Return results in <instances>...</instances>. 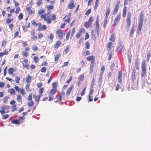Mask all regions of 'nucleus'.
<instances>
[{
  "mask_svg": "<svg viewBox=\"0 0 151 151\" xmlns=\"http://www.w3.org/2000/svg\"><path fill=\"white\" fill-rule=\"evenodd\" d=\"M95 85V80L93 78L91 83V88H93L94 86Z\"/></svg>",
  "mask_w": 151,
  "mask_h": 151,
  "instance_id": "obj_32",
  "label": "nucleus"
},
{
  "mask_svg": "<svg viewBox=\"0 0 151 151\" xmlns=\"http://www.w3.org/2000/svg\"><path fill=\"white\" fill-rule=\"evenodd\" d=\"M9 98V96L5 97L3 99V101L4 103H6L8 99Z\"/></svg>",
  "mask_w": 151,
  "mask_h": 151,
  "instance_id": "obj_35",
  "label": "nucleus"
},
{
  "mask_svg": "<svg viewBox=\"0 0 151 151\" xmlns=\"http://www.w3.org/2000/svg\"><path fill=\"white\" fill-rule=\"evenodd\" d=\"M56 89H52L50 92V93L51 95H54L56 93Z\"/></svg>",
  "mask_w": 151,
  "mask_h": 151,
  "instance_id": "obj_24",
  "label": "nucleus"
},
{
  "mask_svg": "<svg viewBox=\"0 0 151 151\" xmlns=\"http://www.w3.org/2000/svg\"><path fill=\"white\" fill-rule=\"evenodd\" d=\"M146 74V71H142L141 73L142 77H143Z\"/></svg>",
  "mask_w": 151,
  "mask_h": 151,
  "instance_id": "obj_50",
  "label": "nucleus"
},
{
  "mask_svg": "<svg viewBox=\"0 0 151 151\" xmlns=\"http://www.w3.org/2000/svg\"><path fill=\"white\" fill-rule=\"evenodd\" d=\"M135 68L136 69H139V62L138 61V60H137L135 62Z\"/></svg>",
  "mask_w": 151,
  "mask_h": 151,
  "instance_id": "obj_13",
  "label": "nucleus"
},
{
  "mask_svg": "<svg viewBox=\"0 0 151 151\" xmlns=\"http://www.w3.org/2000/svg\"><path fill=\"white\" fill-rule=\"evenodd\" d=\"M81 33H80V32H78L76 35V37L78 39V38H79L81 36Z\"/></svg>",
  "mask_w": 151,
  "mask_h": 151,
  "instance_id": "obj_58",
  "label": "nucleus"
},
{
  "mask_svg": "<svg viewBox=\"0 0 151 151\" xmlns=\"http://www.w3.org/2000/svg\"><path fill=\"white\" fill-rule=\"evenodd\" d=\"M31 77L30 76H29L26 79V81L27 83H29L31 82Z\"/></svg>",
  "mask_w": 151,
  "mask_h": 151,
  "instance_id": "obj_23",
  "label": "nucleus"
},
{
  "mask_svg": "<svg viewBox=\"0 0 151 151\" xmlns=\"http://www.w3.org/2000/svg\"><path fill=\"white\" fill-rule=\"evenodd\" d=\"M63 37V34H60L59 35H58L57 36V37L58 38H60L61 39H62Z\"/></svg>",
  "mask_w": 151,
  "mask_h": 151,
  "instance_id": "obj_62",
  "label": "nucleus"
},
{
  "mask_svg": "<svg viewBox=\"0 0 151 151\" xmlns=\"http://www.w3.org/2000/svg\"><path fill=\"white\" fill-rule=\"evenodd\" d=\"M17 101L19 102H21L22 99L21 98V96L20 95H19L17 96Z\"/></svg>",
  "mask_w": 151,
  "mask_h": 151,
  "instance_id": "obj_31",
  "label": "nucleus"
},
{
  "mask_svg": "<svg viewBox=\"0 0 151 151\" xmlns=\"http://www.w3.org/2000/svg\"><path fill=\"white\" fill-rule=\"evenodd\" d=\"M93 88H91V90L89 92V95L91 96L93 94Z\"/></svg>",
  "mask_w": 151,
  "mask_h": 151,
  "instance_id": "obj_52",
  "label": "nucleus"
},
{
  "mask_svg": "<svg viewBox=\"0 0 151 151\" xmlns=\"http://www.w3.org/2000/svg\"><path fill=\"white\" fill-rule=\"evenodd\" d=\"M94 63H93V60L91 61L90 65V73H92L94 66Z\"/></svg>",
  "mask_w": 151,
  "mask_h": 151,
  "instance_id": "obj_8",
  "label": "nucleus"
},
{
  "mask_svg": "<svg viewBox=\"0 0 151 151\" xmlns=\"http://www.w3.org/2000/svg\"><path fill=\"white\" fill-rule=\"evenodd\" d=\"M60 56V54H58L55 57V61H57L58 59H59V57Z\"/></svg>",
  "mask_w": 151,
  "mask_h": 151,
  "instance_id": "obj_45",
  "label": "nucleus"
},
{
  "mask_svg": "<svg viewBox=\"0 0 151 151\" xmlns=\"http://www.w3.org/2000/svg\"><path fill=\"white\" fill-rule=\"evenodd\" d=\"M13 20V19L11 20L9 18L8 19L6 20V22L7 24H9V23L11 22Z\"/></svg>",
  "mask_w": 151,
  "mask_h": 151,
  "instance_id": "obj_41",
  "label": "nucleus"
},
{
  "mask_svg": "<svg viewBox=\"0 0 151 151\" xmlns=\"http://www.w3.org/2000/svg\"><path fill=\"white\" fill-rule=\"evenodd\" d=\"M92 38L93 39L96 38V36L93 30L91 31Z\"/></svg>",
  "mask_w": 151,
  "mask_h": 151,
  "instance_id": "obj_28",
  "label": "nucleus"
},
{
  "mask_svg": "<svg viewBox=\"0 0 151 151\" xmlns=\"http://www.w3.org/2000/svg\"><path fill=\"white\" fill-rule=\"evenodd\" d=\"M121 17V14H118L116 16L114 21V23L113 25L114 26H115L119 22Z\"/></svg>",
  "mask_w": 151,
  "mask_h": 151,
  "instance_id": "obj_2",
  "label": "nucleus"
},
{
  "mask_svg": "<svg viewBox=\"0 0 151 151\" xmlns=\"http://www.w3.org/2000/svg\"><path fill=\"white\" fill-rule=\"evenodd\" d=\"M143 22V13L141 12L139 17V21L138 24L142 25Z\"/></svg>",
  "mask_w": 151,
  "mask_h": 151,
  "instance_id": "obj_3",
  "label": "nucleus"
},
{
  "mask_svg": "<svg viewBox=\"0 0 151 151\" xmlns=\"http://www.w3.org/2000/svg\"><path fill=\"white\" fill-rule=\"evenodd\" d=\"M86 59L88 61H90L91 60V61H93V63H94L95 58L93 55H91L87 57Z\"/></svg>",
  "mask_w": 151,
  "mask_h": 151,
  "instance_id": "obj_10",
  "label": "nucleus"
},
{
  "mask_svg": "<svg viewBox=\"0 0 151 151\" xmlns=\"http://www.w3.org/2000/svg\"><path fill=\"white\" fill-rule=\"evenodd\" d=\"M31 35H32V37H31V40H36L37 39V37L36 36H35L34 35V32H33V33H32Z\"/></svg>",
  "mask_w": 151,
  "mask_h": 151,
  "instance_id": "obj_21",
  "label": "nucleus"
},
{
  "mask_svg": "<svg viewBox=\"0 0 151 151\" xmlns=\"http://www.w3.org/2000/svg\"><path fill=\"white\" fill-rule=\"evenodd\" d=\"M38 49V48L37 47L36 45H35L34 46H33L32 47V50L34 51H36V50H37Z\"/></svg>",
  "mask_w": 151,
  "mask_h": 151,
  "instance_id": "obj_51",
  "label": "nucleus"
},
{
  "mask_svg": "<svg viewBox=\"0 0 151 151\" xmlns=\"http://www.w3.org/2000/svg\"><path fill=\"white\" fill-rule=\"evenodd\" d=\"M20 93L23 95H24V90L23 88H21L20 90L19 91Z\"/></svg>",
  "mask_w": 151,
  "mask_h": 151,
  "instance_id": "obj_44",
  "label": "nucleus"
},
{
  "mask_svg": "<svg viewBox=\"0 0 151 151\" xmlns=\"http://www.w3.org/2000/svg\"><path fill=\"white\" fill-rule=\"evenodd\" d=\"M93 18L92 17H90L88 20V22H89L90 24H91V22H93Z\"/></svg>",
  "mask_w": 151,
  "mask_h": 151,
  "instance_id": "obj_47",
  "label": "nucleus"
},
{
  "mask_svg": "<svg viewBox=\"0 0 151 151\" xmlns=\"http://www.w3.org/2000/svg\"><path fill=\"white\" fill-rule=\"evenodd\" d=\"M14 71V69L12 68H10L8 69V72L9 74H12Z\"/></svg>",
  "mask_w": 151,
  "mask_h": 151,
  "instance_id": "obj_19",
  "label": "nucleus"
},
{
  "mask_svg": "<svg viewBox=\"0 0 151 151\" xmlns=\"http://www.w3.org/2000/svg\"><path fill=\"white\" fill-rule=\"evenodd\" d=\"M74 87V86L73 85H72L70 88H69L67 91L66 93V94L67 95V96H69L70 94V93L72 90V89Z\"/></svg>",
  "mask_w": 151,
  "mask_h": 151,
  "instance_id": "obj_9",
  "label": "nucleus"
},
{
  "mask_svg": "<svg viewBox=\"0 0 151 151\" xmlns=\"http://www.w3.org/2000/svg\"><path fill=\"white\" fill-rule=\"evenodd\" d=\"M127 8L124 6L123 9V17H125L126 15Z\"/></svg>",
  "mask_w": 151,
  "mask_h": 151,
  "instance_id": "obj_14",
  "label": "nucleus"
},
{
  "mask_svg": "<svg viewBox=\"0 0 151 151\" xmlns=\"http://www.w3.org/2000/svg\"><path fill=\"white\" fill-rule=\"evenodd\" d=\"M75 32V29L74 28H73L72 30L71 34V36H70V38H72Z\"/></svg>",
  "mask_w": 151,
  "mask_h": 151,
  "instance_id": "obj_37",
  "label": "nucleus"
},
{
  "mask_svg": "<svg viewBox=\"0 0 151 151\" xmlns=\"http://www.w3.org/2000/svg\"><path fill=\"white\" fill-rule=\"evenodd\" d=\"M115 39V35L114 33H112L110 36L109 40L112 42H114Z\"/></svg>",
  "mask_w": 151,
  "mask_h": 151,
  "instance_id": "obj_7",
  "label": "nucleus"
},
{
  "mask_svg": "<svg viewBox=\"0 0 151 151\" xmlns=\"http://www.w3.org/2000/svg\"><path fill=\"white\" fill-rule=\"evenodd\" d=\"M131 14L129 12L127 14V26L129 28L130 27L131 25Z\"/></svg>",
  "mask_w": 151,
  "mask_h": 151,
  "instance_id": "obj_1",
  "label": "nucleus"
},
{
  "mask_svg": "<svg viewBox=\"0 0 151 151\" xmlns=\"http://www.w3.org/2000/svg\"><path fill=\"white\" fill-rule=\"evenodd\" d=\"M134 26H133L131 30H130V36L131 37V36L134 33Z\"/></svg>",
  "mask_w": 151,
  "mask_h": 151,
  "instance_id": "obj_26",
  "label": "nucleus"
},
{
  "mask_svg": "<svg viewBox=\"0 0 151 151\" xmlns=\"http://www.w3.org/2000/svg\"><path fill=\"white\" fill-rule=\"evenodd\" d=\"M51 16L50 14H49V13L47 14V21L48 23L50 24L51 22V19L50 18V16Z\"/></svg>",
  "mask_w": 151,
  "mask_h": 151,
  "instance_id": "obj_11",
  "label": "nucleus"
},
{
  "mask_svg": "<svg viewBox=\"0 0 151 151\" xmlns=\"http://www.w3.org/2000/svg\"><path fill=\"white\" fill-rule=\"evenodd\" d=\"M44 88H41L39 90V93L40 94H42Z\"/></svg>",
  "mask_w": 151,
  "mask_h": 151,
  "instance_id": "obj_64",
  "label": "nucleus"
},
{
  "mask_svg": "<svg viewBox=\"0 0 151 151\" xmlns=\"http://www.w3.org/2000/svg\"><path fill=\"white\" fill-rule=\"evenodd\" d=\"M28 104L29 106L32 107L34 105V102L32 100L31 102L28 103Z\"/></svg>",
  "mask_w": 151,
  "mask_h": 151,
  "instance_id": "obj_43",
  "label": "nucleus"
},
{
  "mask_svg": "<svg viewBox=\"0 0 151 151\" xmlns=\"http://www.w3.org/2000/svg\"><path fill=\"white\" fill-rule=\"evenodd\" d=\"M8 91L9 93L10 94H14V93L15 92V91L14 89L13 88H11L9 89L8 90Z\"/></svg>",
  "mask_w": 151,
  "mask_h": 151,
  "instance_id": "obj_17",
  "label": "nucleus"
},
{
  "mask_svg": "<svg viewBox=\"0 0 151 151\" xmlns=\"http://www.w3.org/2000/svg\"><path fill=\"white\" fill-rule=\"evenodd\" d=\"M57 86V83L56 82H54L52 83V87L53 88H56Z\"/></svg>",
  "mask_w": 151,
  "mask_h": 151,
  "instance_id": "obj_49",
  "label": "nucleus"
},
{
  "mask_svg": "<svg viewBox=\"0 0 151 151\" xmlns=\"http://www.w3.org/2000/svg\"><path fill=\"white\" fill-rule=\"evenodd\" d=\"M135 73L136 70L135 67H134L133 69L132 70V72L131 76L132 81L133 82H134V81L136 79Z\"/></svg>",
  "mask_w": 151,
  "mask_h": 151,
  "instance_id": "obj_4",
  "label": "nucleus"
},
{
  "mask_svg": "<svg viewBox=\"0 0 151 151\" xmlns=\"http://www.w3.org/2000/svg\"><path fill=\"white\" fill-rule=\"evenodd\" d=\"M122 72L121 70H120L118 72V81L120 83H121L122 81Z\"/></svg>",
  "mask_w": 151,
  "mask_h": 151,
  "instance_id": "obj_6",
  "label": "nucleus"
},
{
  "mask_svg": "<svg viewBox=\"0 0 151 151\" xmlns=\"http://www.w3.org/2000/svg\"><path fill=\"white\" fill-rule=\"evenodd\" d=\"M33 97L35 98V100L37 101H38L40 99V96L36 95L35 94H33Z\"/></svg>",
  "mask_w": 151,
  "mask_h": 151,
  "instance_id": "obj_20",
  "label": "nucleus"
},
{
  "mask_svg": "<svg viewBox=\"0 0 151 151\" xmlns=\"http://www.w3.org/2000/svg\"><path fill=\"white\" fill-rule=\"evenodd\" d=\"M91 24L88 22H86L84 24V26L86 28H89L91 26Z\"/></svg>",
  "mask_w": 151,
  "mask_h": 151,
  "instance_id": "obj_25",
  "label": "nucleus"
},
{
  "mask_svg": "<svg viewBox=\"0 0 151 151\" xmlns=\"http://www.w3.org/2000/svg\"><path fill=\"white\" fill-rule=\"evenodd\" d=\"M22 53L24 55L25 57H26L27 56V52L26 51H23Z\"/></svg>",
  "mask_w": 151,
  "mask_h": 151,
  "instance_id": "obj_55",
  "label": "nucleus"
},
{
  "mask_svg": "<svg viewBox=\"0 0 151 151\" xmlns=\"http://www.w3.org/2000/svg\"><path fill=\"white\" fill-rule=\"evenodd\" d=\"M20 79V78L19 77L17 76L15 78V81L17 83H19V81Z\"/></svg>",
  "mask_w": 151,
  "mask_h": 151,
  "instance_id": "obj_40",
  "label": "nucleus"
},
{
  "mask_svg": "<svg viewBox=\"0 0 151 151\" xmlns=\"http://www.w3.org/2000/svg\"><path fill=\"white\" fill-rule=\"evenodd\" d=\"M62 43L60 41H58L54 45V47L55 48H58L61 44Z\"/></svg>",
  "mask_w": 151,
  "mask_h": 151,
  "instance_id": "obj_12",
  "label": "nucleus"
},
{
  "mask_svg": "<svg viewBox=\"0 0 151 151\" xmlns=\"http://www.w3.org/2000/svg\"><path fill=\"white\" fill-rule=\"evenodd\" d=\"M86 86L85 88L82 90V92L81 93V96H83L85 93V91L86 88Z\"/></svg>",
  "mask_w": 151,
  "mask_h": 151,
  "instance_id": "obj_56",
  "label": "nucleus"
},
{
  "mask_svg": "<svg viewBox=\"0 0 151 151\" xmlns=\"http://www.w3.org/2000/svg\"><path fill=\"white\" fill-rule=\"evenodd\" d=\"M56 33L58 35H60L61 34H63L62 32V30L61 29H59L57 30Z\"/></svg>",
  "mask_w": 151,
  "mask_h": 151,
  "instance_id": "obj_59",
  "label": "nucleus"
},
{
  "mask_svg": "<svg viewBox=\"0 0 151 151\" xmlns=\"http://www.w3.org/2000/svg\"><path fill=\"white\" fill-rule=\"evenodd\" d=\"M108 22V19L107 18H105L104 20V23L103 24V27L104 28H105L107 22Z\"/></svg>",
  "mask_w": 151,
  "mask_h": 151,
  "instance_id": "obj_29",
  "label": "nucleus"
},
{
  "mask_svg": "<svg viewBox=\"0 0 151 151\" xmlns=\"http://www.w3.org/2000/svg\"><path fill=\"white\" fill-rule=\"evenodd\" d=\"M119 3H120L119 1H117V3L115 5L114 9L118 10L119 5Z\"/></svg>",
  "mask_w": 151,
  "mask_h": 151,
  "instance_id": "obj_27",
  "label": "nucleus"
},
{
  "mask_svg": "<svg viewBox=\"0 0 151 151\" xmlns=\"http://www.w3.org/2000/svg\"><path fill=\"white\" fill-rule=\"evenodd\" d=\"M39 60L37 56H35L34 58V61L37 63L38 62Z\"/></svg>",
  "mask_w": 151,
  "mask_h": 151,
  "instance_id": "obj_46",
  "label": "nucleus"
},
{
  "mask_svg": "<svg viewBox=\"0 0 151 151\" xmlns=\"http://www.w3.org/2000/svg\"><path fill=\"white\" fill-rule=\"evenodd\" d=\"M44 10L42 9L40 10L38 12V14H39L41 15L43 14L44 12Z\"/></svg>",
  "mask_w": 151,
  "mask_h": 151,
  "instance_id": "obj_53",
  "label": "nucleus"
},
{
  "mask_svg": "<svg viewBox=\"0 0 151 151\" xmlns=\"http://www.w3.org/2000/svg\"><path fill=\"white\" fill-rule=\"evenodd\" d=\"M9 108V106L6 105V106H3L2 107V109H3L4 110L6 109H8Z\"/></svg>",
  "mask_w": 151,
  "mask_h": 151,
  "instance_id": "obj_38",
  "label": "nucleus"
},
{
  "mask_svg": "<svg viewBox=\"0 0 151 151\" xmlns=\"http://www.w3.org/2000/svg\"><path fill=\"white\" fill-rule=\"evenodd\" d=\"M142 25L138 24L137 32L139 34L141 32V31L142 29Z\"/></svg>",
  "mask_w": 151,
  "mask_h": 151,
  "instance_id": "obj_18",
  "label": "nucleus"
},
{
  "mask_svg": "<svg viewBox=\"0 0 151 151\" xmlns=\"http://www.w3.org/2000/svg\"><path fill=\"white\" fill-rule=\"evenodd\" d=\"M105 70V67L104 65L101 66V73H103Z\"/></svg>",
  "mask_w": 151,
  "mask_h": 151,
  "instance_id": "obj_54",
  "label": "nucleus"
},
{
  "mask_svg": "<svg viewBox=\"0 0 151 151\" xmlns=\"http://www.w3.org/2000/svg\"><path fill=\"white\" fill-rule=\"evenodd\" d=\"M20 122L19 120L17 119H14L11 121V122L15 124H19Z\"/></svg>",
  "mask_w": 151,
  "mask_h": 151,
  "instance_id": "obj_16",
  "label": "nucleus"
},
{
  "mask_svg": "<svg viewBox=\"0 0 151 151\" xmlns=\"http://www.w3.org/2000/svg\"><path fill=\"white\" fill-rule=\"evenodd\" d=\"M8 52V51H6V50H5L4 52H1L0 53V56H1V57H2L4 55L7 54Z\"/></svg>",
  "mask_w": 151,
  "mask_h": 151,
  "instance_id": "obj_30",
  "label": "nucleus"
},
{
  "mask_svg": "<svg viewBox=\"0 0 151 151\" xmlns=\"http://www.w3.org/2000/svg\"><path fill=\"white\" fill-rule=\"evenodd\" d=\"M74 0H70V3L68 4V8L70 9H72L75 6L74 4Z\"/></svg>",
  "mask_w": 151,
  "mask_h": 151,
  "instance_id": "obj_5",
  "label": "nucleus"
},
{
  "mask_svg": "<svg viewBox=\"0 0 151 151\" xmlns=\"http://www.w3.org/2000/svg\"><path fill=\"white\" fill-rule=\"evenodd\" d=\"M84 78L83 75H81L78 78V79L80 81H82L83 79Z\"/></svg>",
  "mask_w": 151,
  "mask_h": 151,
  "instance_id": "obj_34",
  "label": "nucleus"
},
{
  "mask_svg": "<svg viewBox=\"0 0 151 151\" xmlns=\"http://www.w3.org/2000/svg\"><path fill=\"white\" fill-rule=\"evenodd\" d=\"M86 48L87 49H89L90 47V44L88 42L85 43Z\"/></svg>",
  "mask_w": 151,
  "mask_h": 151,
  "instance_id": "obj_33",
  "label": "nucleus"
},
{
  "mask_svg": "<svg viewBox=\"0 0 151 151\" xmlns=\"http://www.w3.org/2000/svg\"><path fill=\"white\" fill-rule=\"evenodd\" d=\"M69 45H68L67 46V47L66 49L64 51V52L66 53H67L69 50Z\"/></svg>",
  "mask_w": 151,
  "mask_h": 151,
  "instance_id": "obj_60",
  "label": "nucleus"
},
{
  "mask_svg": "<svg viewBox=\"0 0 151 151\" xmlns=\"http://www.w3.org/2000/svg\"><path fill=\"white\" fill-rule=\"evenodd\" d=\"M91 9H89L86 12L85 14L86 15H88L91 13Z\"/></svg>",
  "mask_w": 151,
  "mask_h": 151,
  "instance_id": "obj_39",
  "label": "nucleus"
},
{
  "mask_svg": "<svg viewBox=\"0 0 151 151\" xmlns=\"http://www.w3.org/2000/svg\"><path fill=\"white\" fill-rule=\"evenodd\" d=\"M18 18L20 20H21L23 18V14L22 13H20L18 16Z\"/></svg>",
  "mask_w": 151,
  "mask_h": 151,
  "instance_id": "obj_61",
  "label": "nucleus"
},
{
  "mask_svg": "<svg viewBox=\"0 0 151 151\" xmlns=\"http://www.w3.org/2000/svg\"><path fill=\"white\" fill-rule=\"evenodd\" d=\"M85 30L84 29V28H81L80 29L79 32H80L82 34V33L84 32H85Z\"/></svg>",
  "mask_w": 151,
  "mask_h": 151,
  "instance_id": "obj_48",
  "label": "nucleus"
},
{
  "mask_svg": "<svg viewBox=\"0 0 151 151\" xmlns=\"http://www.w3.org/2000/svg\"><path fill=\"white\" fill-rule=\"evenodd\" d=\"M110 9L108 8H107V10L106 11V13H105V17L106 18H108V17L109 14V13H110Z\"/></svg>",
  "mask_w": 151,
  "mask_h": 151,
  "instance_id": "obj_15",
  "label": "nucleus"
},
{
  "mask_svg": "<svg viewBox=\"0 0 151 151\" xmlns=\"http://www.w3.org/2000/svg\"><path fill=\"white\" fill-rule=\"evenodd\" d=\"M46 68L45 67H43L40 70L42 72H45L46 71Z\"/></svg>",
  "mask_w": 151,
  "mask_h": 151,
  "instance_id": "obj_57",
  "label": "nucleus"
},
{
  "mask_svg": "<svg viewBox=\"0 0 151 151\" xmlns=\"http://www.w3.org/2000/svg\"><path fill=\"white\" fill-rule=\"evenodd\" d=\"M47 15V13L45 14V15H42L41 16V17L42 19H44V20L45 21H46Z\"/></svg>",
  "mask_w": 151,
  "mask_h": 151,
  "instance_id": "obj_22",
  "label": "nucleus"
},
{
  "mask_svg": "<svg viewBox=\"0 0 151 151\" xmlns=\"http://www.w3.org/2000/svg\"><path fill=\"white\" fill-rule=\"evenodd\" d=\"M53 6L51 5H48L47 7V8L48 9H49H49H53Z\"/></svg>",
  "mask_w": 151,
  "mask_h": 151,
  "instance_id": "obj_63",
  "label": "nucleus"
},
{
  "mask_svg": "<svg viewBox=\"0 0 151 151\" xmlns=\"http://www.w3.org/2000/svg\"><path fill=\"white\" fill-rule=\"evenodd\" d=\"M119 48H120V51L121 52H123L124 51V45H121L120 46V47H119Z\"/></svg>",
  "mask_w": 151,
  "mask_h": 151,
  "instance_id": "obj_42",
  "label": "nucleus"
},
{
  "mask_svg": "<svg viewBox=\"0 0 151 151\" xmlns=\"http://www.w3.org/2000/svg\"><path fill=\"white\" fill-rule=\"evenodd\" d=\"M46 28V27L45 25H43L42 26L40 27L38 29V30H41L42 29H45Z\"/></svg>",
  "mask_w": 151,
  "mask_h": 151,
  "instance_id": "obj_36",
  "label": "nucleus"
}]
</instances>
